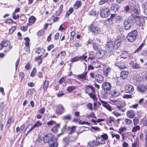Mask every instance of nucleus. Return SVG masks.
<instances>
[{
    "instance_id": "nucleus-1",
    "label": "nucleus",
    "mask_w": 147,
    "mask_h": 147,
    "mask_svg": "<svg viewBox=\"0 0 147 147\" xmlns=\"http://www.w3.org/2000/svg\"><path fill=\"white\" fill-rule=\"evenodd\" d=\"M137 34V31L134 30L128 34L126 38L128 42H132L136 39Z\"/></svg>"
},
{
    "instance_id": "nucleus-2",
    "label": "nucleus",
    "mask_w": 147,
    "mask_h": 147,
    "mask_svg": "<svg viewBox=\"0 0 147 147\" xmlns=\"http://www.w3.org/2000/svg\"><path fill=\"white\" fill-rule=\"evenodd\" d=\"M115 46V42L110 40L108 42L106 45L107 49L109 52L113 51L114 48L116 49Z\"/></svg>"
},
{
    "instance_id": "nucleus-3",
    "label": "nucleus",
    "mask_w": 147,
    "mask_h": 147,
    "mask_svg": "<svg viewBox=\"0 0 147 147\" xmlns=\"http://www.w3.org/2000/svg\"><path fill=\"white\" fill-rule=\"evenodd\" d=\"M89 30L94 34H97L100 30L99 27L94 26L93 24H92L89 26Z\"/></svg>"
},
{
    "instance_id": "nucleus-4",
    "label": "nucleus",
    "mask_w": 147,
    "mask_h": 147,
    "mask_svg": "<svg viewBox=\"0 0 147 147\" xmlns=\"http://www.w3.org/2000/svg\"><path fill=\"white\" fill-rule=\"evenodd\" d=\"M53 136L51 134L46 135L44 138V142L45 143H50L53 142Z\"/></svg>"
},
{
    "instance_id": "nucleus-5",
    "label": "nucleus",
    "mask_w": 147,
    "mask_h": 147,
    "mask_svg": "<svg viewBox=\"0 0 147 147\" xmlns=\"http://www.w3.org/2000/svg\"><path fill=\"white\" fill-rule=\"evenodd\" d=\"M101 87L102 89L104 91L108 92L111 90V84L108 82H103L102 84Z\"/></svg>"
},
{
    "instance_id": "nucleus-6",
    "label": "nucleus",
    "mask_w": 147,
    "mask_h": 147,
    "mask_svg": "<svg viewBox=\"0 0 147 147\" xmlns=\"http://www.w3.org/2000/svg\"><path fill=\"white\" fill-rule=\"evenodd\" d=\"M110 14L109 10L108 8L102 9L100 11V16L102 18H107Z\"/></svg>"
},
{
    "instance_id": "nucleus-7",
    "label": "nucleus",
    "mask_w": 147,
    "mask_h": 147,
    "mask_svg": "<svg viewBox=\"0 0 147 147\" xmlns=\"http://www.w3.org/2000/svg\"><path fill=\"white\" fill-rule=\"evenodd\" d=\"M124 28L125 30L130 29L132 26V22L129 19L124 20L123 22Z\"/></svg>"
},
{
    "instance_id": "nucleus-8",
    "label": "nucleus",
    "mask_w": 147,
    "mask_h": 147,
    "mask_svg": "<svg viewBox=\"0 0 147 147\" xmlns=\"http://www.w3.org/2000/svg\"><path fill=\"white\" fill-rule=\"evenodd\" d=\"M56 109L55 112L56 114L61 115L63 113L64 111V107L61 104H59L55 106Z\"/></svg>"
},
{
    "instance_id": "nucleus-9",
    "label": "nucleus",
    "mask_w": 147,
    "mask_h": 147,
    "mask_svg": "<svg viewBox=\"0 0 147 147\" xmlns=\"http://www.w3.org/2000/svg\"><path fill=\"white\" fill-rule=\"evenodd\" d=\"M147 88L145 85L143 84H140L138 85L137 88V89L138 91L141 93L144 92L146 90Z\"/></svg>"
},
{
    "instance_id": "nucleus-10",
    "label": "nucleus",
    "mask_w": 147,
    "mask_h": 147,
    "mask_svg": "<svg viewBox=\"0 0 147 147\" xmlns=\"http://www.w3.org/2000/svg\"><path fill=\"white\" fill-rule=\"evenodd\" d=\"M109 8L110 10L116 12L118 11L120 8V7L117 4L112 3L110 4Z\"/></svg>"
},
{
    "instance_id": "nucleus-11",
    "label": "nucleus",
    "mask_w": 147,
    "mask_h": 147,
    "mask_svg": "<svg viewBox=\"0 0 147 147\" xmlns=\"http://www.w3.org/2000/svg\"><path fill=\"white\" fill-rule=\"evenodd\" d=\"M129 64L131 67L134 69H139L141 68L140 64L137 63L135 62L132 60H131L129 62Z\"/></svg>"
},
{
    "instance_id": "nucleus-12",
    "label": "nucleus",
    "mask_w": 147,
    "mask_h": 147,
    "mask_svg": "<svg viewBox=\"0 0 147 147\" xmlns=\"http://www.w3.org/2000/svg\"><path fill=\"white\" fill-rule=\"evenodd\" d=\"M87 74V71H84L83 73L78 74L76 76L81 81L86 80V76Z\"/></svg>"
},
{
    "instance_id": "nucleus-13",
    "label": "nucleus",
    "mask_w": 147,
    "mask_h": 147,
    "mask_svg": "<svg viewBox=\"0 0 147 147\" xmlns=\"http://www.w3.org/2000/svg\"><path fill=\"white\" fill-rule=\"evenodd\" d=\"M106 52L103 50H101L98 51L96 53V57L99 59L102 58L104 56Z\"/></svg>"
},
{
    "instance_id": "nucleus-14",
    "label": "nucleus",
    "mask_w": 147,
    "mask_h": 147,
    "mask_svg": "<svg viewBox=\"0 0 147 147\" xmlns=\"http://www.w3.org/2000/svg\"><path fill=\"white\" fill-rule=\"evenodd\" d=\"M134 90V87L131 85H127L125 88V91L127 93H131L133 92Z\"/></svg>"
},
{
    "instance_id": "nucleus-15",
    "label": "nucleus",
    "mask_w": 147,
    "mask_h": 147,
    "mask_svg": "<svg viewBox=\"0 0 147 147\" xmlns=\"http://www.w3.org/2000/svg\"><path fill=\"white\" fill-rule=\"evenodd\" d=\"M100 102L102 104V106L107 109L109 111H112L113 108L107 102L102 100H100Z\"/></svg>"
},
{
    "instance_id": "nucleus-16",
    "label": "nucleus",
    "mask_w": 147,
    "mask_h": 147,
    "mask_svg": "<svg viewBox=\"0 0 147 147\" xmlns=\"http://www.w3.org/2000/svg\"><path fill=\"white\" fill-rule=\"evenodd\" d=\"M141 18L140 16L136 15L134 14L131 13V15L129 17V18L131 21H132L135 20V22H137L138 21L137 20H140Z\"/></svg>"
},
{
    "instance_id": "nucleus-17",
    "label": "nucleus",
    "mask_w": 147,
    "mask_h": 147,
    "mask_svg": "<svg viewBox=\"0 0 147 147\" xmlns=\"http://www.w3.org/2000/svg\"><path fill=\"white\" fill-rule=\"evenodd\" d=\"M1 44L3 47L8 46V48L7 49V51H8L12 48V47L10 45V42L8 41L3 40L1 42Z\"/></svg>"
},
{
    "instance_id": "nucleus-18",
    "label": "nucleus",
    "mask_w": 147,
    "mask_h": 147,
    "mask_svg": "<svg viewBox=\"0 0 147 147\" xmlns=\"http://www.w3.org/2000/svg\"><path fill=\"white\" fill-rule=\"evenodd\" d=\"M126 105L125 102H123L119 105L117 106V107L116 108L119 111H121L122 112H124L125 111L126 109L124 108V107Z\"/></svg>"
},
{
    "instance_id": "nucleus-19",
    "label": "nucleus",
    "mask_w": 147,
    "mask_h": 147,
    "mask_svg": "<svg viewBox=\"0 0 147 147\" xmlns=\"http://www.w3.org/2000/svg\"><path fill=\"white\" fill-rule=\"evenodd\" d=\"M95 80L96 82L101 83L103 81V78L101 75L98 74L95 76Z\"/></svg>"
},
{
    "instance_id": "nucleus-20",
    "label": "nucleus",
    "mask_w": 147,
    "mask_h": 147,
    "mask_svg": "<svg viewBox=\"0 0 147 147\" xmlns=\"http://www.w3.org/2000/svg\"><path fill=\"white\" fill-rule=\"evenodd\" d=\"M111 18H113L114 17H115L116 19V22L117 23H120L123 20V18L122 17L120 16H116L115 14H111Z\"/></svg>"
},
{
    "instance_id": "nucleus-21",
    "label": "nucleus",
    "mask_w": 147,
    "mask_h": 147,
    "mask_svg": "<svg viewBox=\"0 0 147 147\" xmlns=\"http://www.w3.org/2000/svg\"><path fill=\"white\" fill-rule=\"evenodd\" d=\"M121 41L122 40L121 37L119 36H117V39L114 42H115L116 49H117L118 48L120 45Z\"/></svg>"
},
{
    "instance_id": "nucleus-22",
    "label": "nucleus",
    "mask_w": 147,
    "mask_h": 147,
    "mask_svg": "<svg viewBox=\"0 0 147 147\" xmlns=\"http://www.w3.org/2000/svg\"><path fill=\"white\" fill-rule=\"evenodd\" d=\"M126 115L129 118L132 119L135 117V114L134 111L130 110L127 112Z\"/></svg>"
},
{
    "instance_id": "nucleus-23",
    "label": "nucleus",
    "mask_w": 147,
    "mask_h": 147,
    "mask_svg": "<svg viewBox=\"0 0 147 147\" xmlns=\"http://www.w3.org/2000/svg\"><path fill=\"white\" fill-rule=\"evenodd\" d=\"M131 9L133 12L137 15H139L140 13V9H138L134 5H131Z\"/></svg>"
},
{
    "instance_id": "nucleus-24",
    "label": "nucleus",
    "mask_w": 147,
    "mask_h": 147,
    "mask_svg": "<svg viewBox=\"0 0 147 147\" xmlns=\"http://www.w3.org/2000/svg\"><path fill=\"white\" fill-rule=\"evenodd\" d=\"M75 126L68 127H67V132L69 134H71L75 132L76 131Z\"/></svg>"
},
{
    "instance_id": "nucleus-25",
    "label": "nucleus",
    "mask_w": 147,
    "mask_h": 147,
    "mask_svg": "<svg viewBox=\"0 0 147 147\" xmlns=\"http://www.w3.org/2000/svg\"><path fill=\"white\" fill-rule=\"evenodd\" d=\"M85 92L86 93H88L89 92H93L94 91V88L92 86H86Z\"/></svg>"
},
{
    "instance_id": "nucleus-26",
    "label": "nucleus",
    "mask_w": 147,
    "mask_h": 147,
    "mask_svg": "<svg viewBox=\"0 0 147 147\" xmlns=\"http://www.w3.org/2000/svg\"><path fill=\"white\" fill-rule=\"evenodd\" d=\"M98 146V144L96 141V140L89 141L88 144V146L89 147H93L94 146Z\"/></svg>"
},
{
    "instance_id": "nucleus-27",
    "label": "nucleus",
    "mask_w": 147,
    "mask_h": 147,
    "mask_svg": "<svg viewBox=\"0 0 147 147\" xmlns=\"http://www.w3.org/2000/svg\"><path fill=\"white\" fill-rule=\"evenodd\" d=\"M96 141L99 144H105V140L101 137H96Z\"/></svg>"
},
{
    "instance_id": "nucleus-28",
    "label": "nucleus",
    "mask_w": 147,
    "mask_h": 147,
    "mask_svg": "<svg viewBox=\"0 0 147 147\" xmlns=\"http://www.w3.org/2000/svg\"><path fill=\"white\" fill-rule=\"evenodd\" d=\"M128 73L127 71H123L120 73V77L123 79H124L127 76Z\"/></svg>"
},
{
    "instance_id": "nucleus-29",
    "label": "nucleus",
    "mask_w": 147,
    "mask_h": 147,
    "mask_svg": "<svg viewBox=\"0 0 147 147\" xmlns=\"http://www.w3.org/2000/svg\"><path fill=\"white\" fill-rule=\"evenodd\" d=\"M60 127V124H57L55 126L53 127L51 129V131L54 133H56L58 131V130Z\"/></svg>"
},
{
    "instance_id": "nucleus-30",
    "label": "nucleus",
    "mask_w": 147,
    "mask_h": 147,
    "mask_svg": "<svg viewBox=\"0 0 147 147\" xmlns=\"http://www.w3.org/2000/svg\"><path fill=\"white\" fill-rule=\"evenodd\" d=\"M142 7L143 9L144 13L147 15V3L145 2L142 5Z\"/></svg>"
},
{
    "instance_id": "nucleus-31",
    "label": "nucleus",
    "mask_w": 147,
    "mask_h": 147,
    "mask_svg": "<svg viewBox=\"0 0 147 147\" xmlns=\"http://www.w3.org/2000/svg\"><path fill=\"white\" fill-rule=\"evenodd\" d=\"M82 3L80 1H76L74 5V8L75 9H77L80 7Z\"/></svg>"
},
{
    "instance_id": "nucleus-32",
    "label": "nucleus",
    "mask_w": 147,
    "mask_h": 147,
    "mask_svg": "<svg viewBox=\"0 0 147 147\" xmlns=\"http://www.w3.org/2000/svg\"><path fill=\"white\" fill-rule=\"evenodd\" d=\"M122 57L116 59V61H115V64L116 66H118V65H120L121 64H122L123 63V61H122L121 59Z\"/></svg>"
},
{
    "instance_id": "nucleus-33",
    "label": "nucleus",
    "mask_w": 147,
    "mask_h": 147,
    "mask_svg": "<svg viewBox=\"0 0 147 147\" xmlns=\"http://www.w3.org/2000/svg\"><path fill=\"white\" fill-rule=\"evenodd\" d=\"M111 71V69L109 67H107L103 71L104 74V75L107 76H108V73L110 72Z\"/></svg>"
},
{
    "instance_id": "nucleus-34",
    "label": "nucleus",
    "mask_w": 147,
    "mask_h": 147,
    "mask_svg": "<svg viewBox=\"0 0 147 147\" xmlns=\"http://www.w3.org/2000/svg\"><path fill=\"white\" fill-rule=\"evenodd\" d=\"M120 92L116 91V90H114L112 92V95L113 97H117L120 95Z\"/></svg>"
},
{
    "instance_id": "nucleus-35",
    "label": "nucleus",
    "mask_w": 147,
    "mask_h": 147,
    "mask_svg": "<svg viewBox=\"0 0 147 147\" xmlns=\"http://www.w3.org/2000/svg\"><path fill=\"white\" fill-rule=\"evenodd\" d=\"M126 124L128 126L131 124L132 123V121L128 118L125 119L124 121Z\"/></svg>"
},
{
    "instance_id": "nucleus-36",
    "label": "nucleus",
    "mask_w": 147,
    "mask_h": 147,
    "mask_svg": "<svg viewBox=\"0 0 147 147\" xmlns=\"http://www.w3.org/2000/svg\"><path fill=\"white\" fill-rule=\"evenodd\" d=\"M36 18L33 16H31L29 19V22L32 24L35 21Z\"/></svg>"
},
{
    "instance_id": "nucleus-37",
    "label": "nucleus",
    "mask_w": 147,
    "mask_h": 147,
    "mask_svg": "<svg viewBox=\"0 0 147 147\" xmlns=\"http://www.w3.org/2000/svg\"><path fill=\"white\" fill-rule=\"evenodd\" d=\"M54 123L55 124L56 123L53 120H51L50 121L47 122V124L48 127H50L53 125Z\"/></svg>"
},
{
    "instance_id": "nucleus-38",
    "label": "nucleus",
    "mask_w": 147,
    "mask_h": 147,
    "mask_svg": "<svg viewBox=\"0 0 147 147\" xmlns=\"http://www.w3.org/2000/svg\"><path fill=\"white\" fill-rule=\"evenodd\" d=\"M43 84H44L43 89L45 90L48 87L49 84V82L48 81L46 80Z\"/></svg>"
},
{
    "instance_id": "nucleus-39",
    "label": "nucleus",
    "mask_w": 147,
    "mask_h": 147,
    "mask_svg": "<svg viewBox=\"0 0 147 147\" xmlns=\"http://www.w3.org/2000/svg\"><path fill=\"white\" fill-rule=\"evenodd\" d=\"M11 117H10L8 118V120L6 124V127H7V128H9L10 126L11 122Z\"/></svg>"
},
{
    "instance_id": "nucleus-40",
    "label": "nucleus",
    "mask_w": 147,
    "mask_h": 147,
    "mask_svg": "<svg viewBox=\"0 0 147 147\" xmlns=\"http://www.w3.org/2000/svg\"><path fill=\"white\" fill-rule=\"evenodd\" d=\"M138 21H139V22L138 23V21L136 22L137 23V24L139 26H143L144 24H145V22H144L142 21H141L140 20H140H137Z\"/></svg>"
},
{
    "instance_id": "nucleus-41",
    "label": "nucleus",
    "mask_w": 147,
    "mask_h": 147,
    "mask_svg": "<svg viewBox=\"0 0 147 147\" xmlns=\"http://www.w3.org/2000/svg\"><path fill=\"white\" fill-rule=\"evenodd\" d=\"M49 146L48 147H57L58 146V144L57 143L54 142L53 141V142L49 143Z\"/></svg>"
},
{
    "instance_id": "nucleus-42",
    "label": "nucleus",
    "mask_w": 147,
    "mask_h": 147,
    "mask_svg": "<svg viewBox=\"0 0 147 147\" xmlns=\"http://www.w3.org/2000/svg\"><path fill=\"white\" fill-rule=\"evenodd\" d=\"M140 127L138 125H137L134 127L132 129V132H134L137 131L138 130H139L140 129Z\"/></svg>"
},
{
    "instance_id": "nucleus-43",
    "label": "nucleus",
    "mask_w": 147,
    "mask_h": 147,
    "mask_svg": "<svg viewBox=\"0 0 147 147\" xmlns=\"http://www.w3.org/2000/svg\"><path fill=\"white\" fill-rule=\"evenodd\" d=\"M36 92L35 89L34 88H31L29 89L28 91V93L30 95H32Z\"/></svg>"
},
{
    "instance_id": "nucleus-44",
    "label": "nucleus",
    "mask_w": 147,
    "mask_h": 147,
    "mask_svg": "<svg viewBox=\"0 0 147 147\" xmlns=\"http://www.w3.org/2000/svg\"><path fill=\"white\" fill-rule=\"evenodd\" d=\"M63 7V5H60L59 7V9H60V11H56V14L57 15L59 16L60 14V13L62 12L61 10H62Z\"/></svg>"
},
{
    "instance_id": "nucleus-45",
    "label": "nucleus",
    "mask_w": 147,
    "mask_h": 147,
    "mask_svg": "<svg viewBox=\"0 0 147 147\" xmlns=\"http://www.w3.org/2000/svg\"><path fill=\"white\" fill-rule=\"evenodd\" d=\"M139 119L137 117H135L133 119V121L134 125L139 123Z\"/></svg>"
},
{
    "instance_id": "nucleus-46",
    "label": "nucleus",
    "mask_w": 147,
    "mask_h": 147,
    "mask_svg": "<svg viewBox=\"0 0 147 147\" xmlns=\"http://www.w3.org/2000/svg\"><path fill=\"white\" fill-rule=\"evenodd\" d=\"M107 92L104 91L102 93L101 97L104 98H106L107 97Z\"/></svg>"
},
{
    "instance_id": "nucleus-47",
    "label": "nucleus",
    "mask_w": 147,
    "mask_h": 147,
    "mask_svg": "<svg viewBox=\"0 0 147 147\" xmlns=\"http://www.w3.org/2000/svg\"><path fill=\"white\" fill-rule=\"evenodd\" d=\"M75 87L74 86H69L67 88V91L69 92H71L75 89Z\"/></svg>"
},
{
    "instance_id": "nucleus-48",
    "label": "nucleus",
    "mask_w": 147,
    "mask_h": 147,
    "mask_svg": "<svg viewBox=\"0 0 147 147\" xmlns=\"http://www.w3.org/2000/svg\"><path fill=\"white\" fill-rule=\"evenodd\" d=\"M24 40L26 41L25 45L26 46H28L29 44L30 39L28 37H25Z\"/></svg>"
},
{
    "instance_id": "nucleus-49",
    "label": "nucleus",
    "mask_w": 147,
    "mask_h": 147,
    "mask_svg": "<svg viewBox=\"0 0 147 147\" xmlns=\"http://www.w3.org/2000/svg\"><path fill=\"white\" fill-rule=\"evenodd\" d=\"M131 95L124 94L123 96V97L125 98H131L133 97Z\"/></svg>"
},
{
    "instance_id": "nucleus-50",
    "label": "nucleus",
    "mask_w": 147,
    "mask_h": 147,
    "mask_svg": "<svg viewBox=\"0 0 147 147\" xmlns=\"http://www.w3.org/2000/svg\"><path fill=\"white\" fill-rule=\"evenodd\" d=\"M12 15L13 18L15 20H16L19 18V15L17 14L16 15V13L15 12H13Z\"/></svg>"
},
{
    "instance_id": "nucleus-51",
    "label": "nucleus",
    "mask_w": 147,
    "mask_h": 147,
    "mask_svg": "<svg viewBox=\"0 0 147 147\" xmlns=\"http://www.w3.org/2000/svg\"><path fill=\"white\" fill-rule=\"evenodd\" d=\"M89 14L91 16H96V12L94 10H92L89 12Z\"/></svg>"
},
{
    "instance_id": "nucleus-52",
    "label": "nucleus",
    "mask_w": 147,
    "mask_h": 147,
    "mask_svg": "<svg viewBox=\"0 0 147 147\" xmlns=\"http://www.w3.org/2000/svg\"><path fill=\"white\" fill-rule=\"evenodd\" d=\"M5 22L7 23H14L15 22L11 18L5 20Z\"/></svg>"
},
{
    "instance_id": "nucleus-53",
    "label": "nucleus",
    "mask_w": 147,
    "mask_h": 147,
    "mask_svg": "<svg viewBox=\"0 0 147 147\" xmlns=\"http://www.w3.org/2000/svg\"><path fill=\"white\" fill-rule=\"evenodd\" d=\"M42 125V123L40 122L39 121H37L34 125H33V128L35 127H38L41 126Z\"/></svg>"
},
{
    "instance_id": "nucleus-54",
    "label": "nucleus",
    "mask_w": 147,
    "mask_h": 147,
    "mask_svg": "<svg viewBox=\"0 0 147 147\" xmlns=\"http://www.w3.org/2000/svg\"><path fill=\"white\" fill-rule=\"evenodd\" d=\"M93 47L95 51L98 50V49L99 47L98 46L96 45L95 43H93L92 44Z\"/></svg>"
},
{
    "instance_id": "nucleus-55",
    "label": "nucleus",
    "mask_w": 147,
    "mask_h": 147,
    "mask_svg": "<svg viewBox=\"0 0 147 147\" xmlns=\"http://www.w3.org/2000/svg\"><path fill=\"white\" fill-rule=\"evenodd\" d=\"M87 107L90 110H93L92 104V103H89L87 105Z\"/></svg>"
},
{
    "instance_id": "nucleus-56",
    "label": "nucleus",
    "mask_w": 147,
    "mask_h": 147,
    "mask_svg": "<svg viewBox=\"0 0 147 147\" xmlns=\"http://www.w3.org/2000/svg\"><path fill=\"white\" fill-rule=\"evenodd\" d=\"M36 72V69L35 68H34L30 74V76L33 77L34 76Z\"/></svg>"
},
{
    "instance_id": "nucleus-57",
    "label": "nucleus",
    "mask_w": 147,
    "mask_h": 147,
    "mask_svg": "<svg viewBox=\"0 0 147 147\" xmlns=\"http://www.w3.org/2000/svg\"><path fill=\"white\" fill-rule=\"evenodd\" d=\"M106 23L108 24H113V20L111 18H109L106 21Z\"/></svg>"
},
{
    "instance_id": "nucleus-58",
    "label": "nucleus",
    "mask_w": 147,
    "mask_h": 147,
    "mask_svg": "<svg viewBox=\"0 0 147 147\" xmlns=\"http://www.w3.org/2000/svg\"><path fill=\"white\" fill-rule=\"evenodd\" d=\"M16 28L15 27H11L9 30V33L10 34H12L13 32L16 30Z\"/></svg>"
},
{
    "instance_id": "nucleus-59",
    "label": "nucleus",
    "mask_w": 147,
    "mask_h": 147,
    "mask_svg": "<svg viewBox=\"0 0 147 147\" xmlns=\"http://www.w3.org/2000/svg\"><path fill=\"white\" fill-rule=\"evenodd\" d=\"M100 137L104 139L105 140H107L108 138V136L106 134L100 136Z\"/></svg>"
},
{
    "instance_id": "nucleus-60",
    "label": "nucleus",
    "mask_w": 147,
    "mask_h": 147,
    "mask_svg": "<svg viewBox=\"0 0 147 147\" xmlns=\"http://www.w3.org/2000/svg\"><path fill=\"white\" fill-rule=\"evenodd\" d=\"M144 46L143 43L136 50L134 53H138V51H140L142 49V47Z\"/></svg>"
},
{
    "instance_id": "nucleus-61",
    "label": "nucleus",
    "mask_w": 147,
    "mask_h": 147,
    "mask_svg": "<svg viewBox=\"0 0 147 147\" xmlns=\"http://www.w3.org/2000/svg\"><path fill=\"white\" fill-rule=\"evenodd\" d=\"M79 59L80 58H79V57H75L71 59V61L74 62L78 61Z\"/></svg>"
},
{
    "instance_id": "nucleus-62",
    "label": "nucleus",
    "mask_w": 147,
    "mask_h": 147,
    "mask_svg": "<svg viewBox=\"0 0 147 147\" xmlns=\"http://www.w3.org/2000/svg\"><path fill=\"white\" fill-rule=\"evenodd\" d=\"M109 1V0H100L99 2V4L100 5H102L107 2Z\"/></svg>"
},
{
    "instance_id": "nucleus-63",
    "label": "nucleus",
    "mask_w": 147,
    "mask_h": 147,
    "mask_svg": "<svg viewBox=\"0 0 147 147\" xmlns=\"http://www.w3.org/2000/svg\"><path fill=\"white\" fill-rule=\"evenodd\" d=\"M24 73L23 72H21L20 73L19 76L21 78V80H22L24 78Z\"/></svg>"
},
{
    "instance_id": "nucleus-64",
    "label": "nucleus",
    "mask_w": 147,
    "mask_h": 147,
    "mask_svg": "<svg viewBox=\"0 0 147 147\" xmlns=\"http://www.w3.org/2000/svg\"><path fill=\"white\" fill-rule=\"evenodd\" d=\"M28 27L27 26H22L21 27V30L23 31H26L27 30Z\"/></svg>"
}]
</instances>
